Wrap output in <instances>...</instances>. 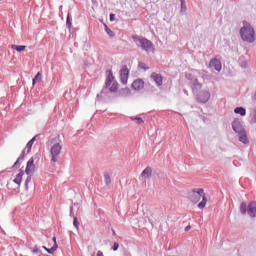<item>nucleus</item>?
<instances>
[{"mask_svg":"<svg viewBox=\"0 0 256 256\" xmlns=\"http://www.w3.org/2000/svg\"><path fill=\"white\" fill-rule=\"evenodd\" d=\"M118 89L119 83L115 80L113 72L110 71L106 78L105 87L97 94V99H107L111 97V93H117Z\"/></svg>","mask_w":256,"mask_h":256,"instance_id":"1","label":"nucleus"},{"mask_svg":"<svg viewBox=\"0 0 256 256\" xmlns=\"http://www.w3.org/2000/svg\"><path fill=\"white\" fill-rule=\"evenodd\" d=\"M240 37L242 41H246L247 43L255 42V29H253V26L249 22H243V27L240 29Z\"/></svg>","mask_w":256,"mask_h":256,"instance_id":"2","label":"nucleus"},{"mask_svg":"<svg viewBox=\"0 0 256 256\" xmlns=\"http://www.w3.org/2000/svg\"><path fill=\"white\" fill-rule=\"evenodd\" d=\"M132 39H133L135 45L139 49H142L143 51H146L147 53H149V51L155 50V45H153V42H151V40H149L143 36L133 35Z\"/></svg>","mask_w":256,"mask_h":256,"instance_id":"3","label":"nucleus"},{"mask_svg":"<svg viewBox=\"0 0 256 256\" xmlns=\"http://www.w3.org/2000/svg\"><path fill=\"white\" fill-rule=\"evenodd\" d=\"M51 148H50V155H51V161L52 163H57V156L61 155V149H63V146H61V142H59L58 138H54L50 140Z\"/></svg>","mask_w":256,"mask_h":256,"instance_id":"4","label":"nucleus"},{"mask_svg":"<svg viewBox=\"0 0 256 256\" xmlns=\"http://www.w3.org/2000/svg\"><path fill=\"white\" fill-rule=\"evenodd\" d=\"M232 129L237 135L245 132V127H243V124L241 123V120L239 118H236L231 123Z\"/></svg>","mask_w":256,"mask_h":256,"instance_id":"5","label":"nucleus"},{"mask_svg":"<svg viewBox=\"0 0 256 256\" xmlns=\"http://www.w3.org/2000/svg\"><path fill=\"white\" fill-rule=\"evenodd\" d=\"M203 195H205V190H203V188L195 189L190 195L191 201H193V203H199Z\"/></svg>","mask_w":256,"mask_h":256,"instance_id":"6","label":"nucleus"},{"mask_svg":"<svg viewBox=\"0 0 256 256\" xmlns=\"http://www.w3.org/2000/svg\"><path fill=\"white\" fill-rule=\"evenodd\" d=\"M196 99L199 103H207V101L211 99V93H209L207 90H202L199 92V94H197Z\"/></svg>","mask_w":256,"mask_h":256,"instance_id":"7","label":"nucleus"},{"mask_svg":"<svg viewBox=\"0 0 256 256\" xmlns=\"http://www.w3.org/2000/svg\"><path fill=\"white\" fill-rule=\"evenodd\" d=\"M120 81L123 85H127V81H129V69L125 65L120 70Z\"/></svg>","mask_w":256,"mask_h":256,"instance_id":"8","label":"nucleus"},{"mask_svg":"<svg viewBox=\"0 0 256 256\" xmlns=\"http://www.w3.org/2000/svg\"><path fill=\"white\" fill-rule=\"evenodd\" d=\"M25 173L26 175H33V173H35V158L31 157L26 165V169H25Z\"/></svg>","mask_w":256,"mask_h":256,"instance_id":"9","label":"nucleus"},{"mask_svg":"<svg viewBox=\"0 0 256 256\" xmlns=\"http://www.w3.org/2000/svg\"><path fill=\"white\" fill-rule=\"evenodd\" d=\"M131 87L134 91H141V89L145 87V82L143 81V79L138 78L132 82Z\"/></svg>","mask_w":256,"mask_h":256,"instance_id":"10","label":"nucleus"},{"mask_svg":"<svg viewBox=\"0 0 256 256\" xmlns=\"http://www.w3.org/2000/svg\"><path fill=\"white\" fill-rule=\"evenodd\" d=\"M209 67H212V69H215V71H218V73L223 69V65L221 64V60L213 58L210 63Z\"/></svg>","mask_w":256,"mask_h":256,"instance_id":"11","label":"nucleus"},{"mask_svg":"<svg viewBox=\"0 0 256 256\" xmlns=\"http://www.w3.org/2000/svg\"><path fill=\"white\" fill-rule=\"evenodd\" d=\"M151 79L152 81H154V83H156L157 87H161V85H163V76H161V74H157V73H152L151 74Z\"/></svg>","mask_w":256,"mask_h":256,"instance_id":"12","label":"nucleus"},{"mask_svg":"<svg viewBox=\"0 0 256 256\" xmlns=\"http://www.w3.org/2000/svg\"><path fill=\"white\" fill-rule=\"evenodd\" d=\"M247 215H249V217H256V202H250L248 204V210H247Z\"/></svg>","mask_w":256,"mask_h":256,"instance_id":"13","label":"nucleus"},{"mask_svg":"<svg viewBox=\"0 0 256 256\" xmlns=\"http://www.w3.org/2000/svg\"><path fill=\"white\" fill-rule=\"evenodd\" d=\"M198 73H199V71L192 70V71L186 73V79H188V81H191V83H195V81H198L197 80Z\"/></svg>","mask_w":256,"mask_h":256,"instance_id":"14","label":"nucleus"},{"mask_svg":"<svg viewBox=\"0 0 256 256\" xmlns=\"http://www.w3.org/2000/svg\"><path fill=\"white\" fill-rule=\"evenodd\" d=\"M239 135V141L240 143H243L244 145H248L249 138L247 137V131L244 130V132H241Z\"/></svg>","mask_w":256,"mask_h":256,"instance_id":"15","label":"nucleus"},{"mask_svg":"<svg viewBox=\"0 0 256 256\" xmlns=\"http://www.w3.org/2000/svg\"><path fill=\"white\" fill-rule=\"evenodd\" d=\"M201 83H199V80H196L195 82H192V93L197 94L199 91H201Z\"/></svg>","mask_w":256,"mask_h":256,"instance_id":"16","label":"nucleus"},{"mask_svg":"<svg viewBox=\"0 0 256 256\" xmlns=\"http://www.w3.org/2000/svg\"><path fill=\"white\" fill-rule=\"evenodd\" d=\"M152 174H153V169H151V167H146V168L142 171L141 177H144V179H149Z\"/></svg>","mask_w":256,"mask_h":256,"instance_id":"17","label":"nucleus"},{"mask_svg":"<svg viewBox=\"0 0 256 256\" xmlns=\"http://www.w3.org/2000/svg\"><path fill=\"white\" fill-rule=\"evenodd\" d=\"M37 140V135L34 136L27 144L24 149H26V153H31V149L33 147V143Z\"/></svg>","mask_w":256,"mask_h":256,"instance_id":"18","label":"nucleus"},{"mask_svg":"<svg viewBox=\"0 0 256 256\" xmlns=\"http://www.w3.org/2000/svg\"><path fill=\"white\" fill-rule=\"evenodd\" d=\"M234 113H236V115H241V117H245L247 115V110L243 107H236Z\"/></svg>","mask_w":256,"mask_h":256,"instance_id":"19","label":"nucleus"},{"mask_svg":"<svg viewBox=\"0 0 256 256\" xmlns=\"http://www.w3.org/2000/svg\"><path fill=\"white\" fill-rule=\"evenodd\" d=\"M248 207L246 202H242L240 205V213L241 215H245L248 211Z\"/></svg>","mask_w":256,"mask_h":256,"instance_id":"20","label":"nucleus"},{"mask_svg":"<svg viewBox=\"0 0 256 256\" xmlns=\"http://www.w3.org/2000/svg\"><path fill=\"white\" fill-rule=\"evenodd\" d=\"M207 205V197L205 195L202 196V201L198 204V209H204Z\"/></svg>","mask_w":256,"mask_h":256,"instance_id":"21","label":"nucleus"},{"mask_svg":"<svg viewBox=\"0 0 256 256\" xmlns=\"http://www.w3.org/2000/svg\"><path fill=\"white\" fill-rule=\"evenodd\" d=\"M42 247H38V246H34V247H30V251H32V253H34L35 255H41L42 251H41Z\"/></svg>","mask_w":256,"mask_h":256,"instance_id":"22","label":"nucleus"},{"mask_svg":"<svg viewBox=\"0 0 256 256\" xmlns=\"http://www.w3.org/2000/svg\"><path fill=\"white\" fill-rule=\"evenodd\" d=\"M25 47L26 46H23V45H20V46H17L15 44L11 45V49H14L18 53H21V51H23L25 49Z\"/></svg>","mask_w":256,"mask_h":256,"instance_id":"23","label":"nucleus"},{"mask_svg":"<svg viewBox=\"0 0 256 256\" xmlns=\"http://www.w3.org/2000/svg\"><path fill=\"white\" fill-rule=\"evenodd\" d=\"M251 123L256 124V108H253L250 112Z\"/></svg>","mask_w":256,"mask_h":256,"instance_id":"24","label":"nucleus"},{"mask_svg":"<svg viewBox=\"0 0 256 256\" xmlns=\"http://www.w3.org/2000/svg\"><path fill=\"white\" fill-rule=\"evenodd\" d=\"M105 27V32L107 33V35L109 37H115V32H113L112 30L109 29V27L107 26V24H104Z\"/></svg>","mask_w":256,"mask_h":256,"instance_id":"25","label":"nucleus"},{"mask_svg":"<svg viewBox=\"0 0 256 256\" xmlns=\"http://www.w3.org/2000/svg\"><path fill=\"white\" fill-rule=\"evenodd\" d=\"M42 249H45V251H47V253H53L54 251H57V242H55V246H53L50 249L45 246H42Z\"/></svg>","mask_w":256,"mask_h":256,"instance_id":"26","label":"nucleus"},{"mask_svg":"<svg viewBox=\"0 0 256 256\" xmlns=\"http://www.w3.org/2000/svg\"><path fill=\"white\" fill-rule=\"evenodd\" d=\"M131 121H136L137 125H141L142 123H144L143 118L141 117H130Z\"/></svg>","mask_w":256,"mask_h":256,"instance_id":"27","label":"nucleus"},{"mask_svg":"<svg viewBox=\"0 0 256 256\" xmlns=\"http://www.w3.org/2000/svg\"><path fill=\"white\" fill-rule=\"evenodd\" d=\"M104 181L106 185H110L111 183V176H109V173L104 174Z\"/></svg>","mask_w":256,"mask_h":256,"instance_id":"28","label":"nucleus"},{"mask_svg":"<svg viewBox=\"0 0 256 256\" xmlns=\"http://www.w3.org/2000/svg\"><path fill=\"white\" fill-rule=\"evenodd\" d=\"M181 3V13H185L187 11V6L185 5V0H180Z\"/></svg>","mask_w":256,"mask_h":256,"instance_id":"29","label":"nucleus"},{"mask_svg":"<svg viewBox=\"0 0 256 256\" xmlns=\"http://www.w3.org/2000/svg\"><path fill=\"white\" fill-rule=\"evenodd\" d=\"M28 176H27V178H26V180H25V188L26 189H29V183H31V175L32 174H27Z\"/></svg>","mask_w":256,"mask_h":256,"instance_id":"30","label":"nucleus"},{"mask_svg":"<svg viewBox=\"0 0 256 256\" xmlns=\"http://www.w3.org/2000/svg\"><path fill=\"white\" fill-rule=\"evenodd\" d=\"M121 95H131V90L129 88H124L120 91Z\"/></svg>","mask_w":256,"mask_h":256,"instance_id":"31","label":"nucleus"},{"mask_svg":"<svg viewBox=\"0 0 256 256\" xmlns=\"http://www.w3.org/2000/svg\"><path fill=\"white\" fill-rule=\"evenodd\" d=\"M71 18H70V14L67 15V19H66V27L67 29H71Z\"/></svg>","mask_w":256,"mask_h":256,"instance_id":"32","label":"nucleus"},{"mask_svg":"<svg viewBox=\"0 0 256 256\" xmlns=\"http://www.w3.org/2000/svg\"><path fill=\"white\" fill-rule=\"evenodd\" d=\"M138 67H140V69H144V71H148V69H149V67H147V66L145 65V63H143V62H140V63L138 64Z\"/></svg>","mask_w":256,"mask_h":256,"instance_id":"33","label":"nucleus"},{"mask_svg":"<svg viewBox=\"0 0 256 256\" xmlns=\"http://www.w3.org/2000/svg\"><path fill=\"white\" fill-rule=\"evenodd\" d=\"M23 175H25V172L23 170H20L19 173L16 175V177L22 181Z\"/></svg>","mask_w":256,"mask_h":256,"instance_id":"34","label":"nucleus"},{"mask_svg":"<svg viewBox=\"0 0 256 256\" xmlns=\"http://www.w3.org/2000/svg\"><path fill=\"white\" fill-rule=\"evenodd\" d=\"M73 225L76 229H79V220L77 219V217H74Z\"/></svg>","mask_w":256,"mask_h":256,"instance_id":"35","label":"nucleus"},{"mask_svg":"<svg viewBox=\"0 0 256 256\" xmlns=\"http://www.w3.org/2000/svg\"><path fill=\"white\" fill-rule=\"evenodd\" d=\"M23 156H20L17 161L14 163L13 167H17V165H19V163H21V161H23Z\"/></svg>","mask_w":256,"mask_h":256,"instance_id":"36","label":"nucleus"},{"mask_svg":"<svg viewBox=\"0 0 256 256\" xmlns=\"http://www.w3.org/2000/svg\"><path fill=\"white\" fill-rule=\"evenodd\" d=\"M34 81H41V72H38L34 77Z\"/></svg>","mask_w":256,"mask_h":256,"instance_id":"37","label":"nucleus"},{"mask_svg":"<svg viewBox=\"0 0 256 256\" xmlns=\"http://www.w3.org/2000/svg\"><path fill=\"white\" fill-rule=\"evenodd\" d=\"M13 181H14V183H16V185H21L22 180L20 178L16 177Z\"/></svg>","mask_w":256,"mask_h":256,"instance_id":"38","label":"nucleus"},{"mask_svg":"<svg viewBox=\"0 0 256 256\" xmlns=\"http://www.w3.org/2000/svg\"><path fill=\"white\" fill-rule=\"evenodd\" d=\"M112 249L113 251H117L119 249V243L115 242Z\"/></svg>","mask_w":256,"mask_h":256,"instance_id":"39","label":"nucleus"},{"mask_svg":"<svg viewBox=\"0 0 256 256\" xmlns=\"http://www.w3.org/2000/svg\"><path fill=\"white\" fill-rule=\"evenodd\" d=\"M70 217L75 218V212H73V206L70 207Z\"/></svg>","mask_w":256,"mask_h":256,"instance_id":"40","label":"nucleus"},{"mask_svg":"<svg viewBox=\"0 0 256 256\" xmlns=\"http://www.w3.org/2000/svg\"><path fill=\"white\" fill-rule=\"evenodd\" d=\"M26 151H27V149H23V151H22V153H21V155H20V157H22V159H24L25 158V153H26Z\"/></svg>","mask_w":256,"mask_h":256,"instance_id":"41","label":"nucleus"},{"mask_svg":"<svg viewBox=\"0 0 256 256\" xmlns=\"http://www.w3.org/2000/svg\"><path fill=\"white\" fill-rule=\"evenodd\" d=\"M110 21L111 22L115 21V14H110Z\"/></svg>","mask_w":256,"mask_h":256,"instance_id":"42","label":"nucleus"},{"mask_svg":"<svg viewBox=\"0 0 256 256\" xmlns=\"http://www.w3.org/2000/svg\"><path fill=\"white\" fill-rule=\"evenodd\" d=\"M191 230V225H188L185 227V231H190Z\"/></svg>","mask_w":256,"mask_h":256,"instance_id":"43","label":"nucleus"},{"mask_svg":"<svg viewBox=\"0 0 256 256\" xmlns=\"http://www.w3.org/2000/svg\"><path fill=\"white\" fill-rule=\"evenodd\" d=\"M97 256H103V252L102 251H98L97 252Z\"/></svg>","mask_w":256,"mask_h":256,"instance_id":"44","label":"nucleus"},{"mask_svg":"<svg viewBox=\"0 0 256 256\" xmlns=\"http://www.w3.org/2000/svg\"><path fill=\"white\" fill-rule=\"evenodd\" d=\"M35 83H37V81H35V78H33L32 85H35Z\"/></svg>","mask_w":256,"mask_h":256,"instance_id":"45","label":"nucleus"},{"mask_svg":"<svg viewBox=\"0 0 256 256\" xmlns=\"http://www.w3.org/2000/svg\"><path fill=\"white\" fill-rule=\"evenodd\" d=\"M241 67H247V63H245V65H241Z\"/></svg>","mask_w":256,"mask_h":256,"instance_id":"46","label":"nucleus"},{"mask_svg":"<svg viewBox=\"0 0 256 256\" xmlns=\"http://www.w3.org/2000/svg\"><path fill=\"white\" fill-rule=\"evenodd\" d=\"M184 93H185L186 95H189V94L187 93V90H184Z\"/></svg>","mask_w":256,"mask_h":256,"instance_id":"47","label":"nucleus"},{"mask_svg":"<svg viewBox=\"0 0 256 256\" xmlns=\"http://www.w3.org/2000/svg\"><path fill=\"white\" fill-rule=\"evenodd\" d=\"M53 241H54V242L57 241V238L53 237Z\"/></svg>","mask_w":256,"mask_h":256,"instance_id":"48","label":"nucleus"}]
</instances>
